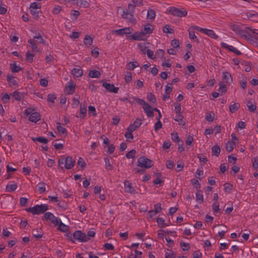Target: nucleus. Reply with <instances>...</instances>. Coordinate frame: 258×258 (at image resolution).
<instances>
[{
	"instance_id": "f257e3e1",
	"label": "nucleus",
	"mask_w": 258,
	"mask_h": 258,
	"mask_svg": "<svg viewBox=\"0 0 258 258\" xmlns=\"http://www.w3.org/2000/svg\"><path fill=\"white\" fill-rule=\"evenodd\" d=\"M134 100L136 102L142 105L143 108L148 117H150L154 116V109L144 100L137 98H135Z\"/></svg>"
},
{
	"instance_id": "f03ea898",
	"label": "nucleus",
	"mask_w": 258,
	"mask_h": 258,
	"mask_svg": "<svg viewBox=\"0 0 258 258\" xmlns=\"http://www.w3.org/2000/svg\"><path fill=\"white\" fill-rule=\"evenodd\" d=\"M75 160L71 157H67L66 158H61L58 160V166L61 168H63L62 165H64V167L67 169L72 168L75 165Z\"/></svg>"
},
{
	"instance_id": "7ed1b4c3",
	"label": "nucleus",
	"mask_w": 258,
	"mask_h": 258,
	"mask_svg": "<svg viewBox=\"0 0 258 258\" xmlns=\"http://www.w3.org/2000/svg\"><path fill=\"white\" fill-rule=\"evenodd\" d=\"M24 114L26 115H30L29 120L31 122L36 123L40 119L39 113L34 111V109L32 108L26 109L24 111Z\"/></svg>"
},
{
	"instance_id": "20e7f679",
	"label": "nucleus",
	"mask_w": 258,
	"mask_h": 258,
	"mask_svg": "<svg viewBox=\"0 0 258 258\" xmlns=\"http://www.w3.org/2000/svg\"><path fill=\"white\" fill-rule=\"evenodd\" d=\"M169 12L173 16L184 17L187 15V11L184 8L178 9L174 7H170L168 9Z\"/></svg>"
},
{
	"instance_id": "39448f33",
	"label": "nucleus",
	"mask_w": 258,
	"mask_h": 258,
	"mask_svg": "<svg viewBox=\"0 0 258 258\" xmlns=\"http://www.w3.org/2000/svg\"><path fill=\"white\" fill-rule=\"evenodd\" d=\"M48 209V206L46 204L36 205L29 209L28 211L34 215H39L44 213Z\"/></svg>"
},
{
	"instance_id": "423d86ee",
	"label": "nucleus",
	"mask_w": 258,
	"mask_h": 258,
	"mask_svg": "<svg viewBox=\"0 0 258 258\" xmlns=\"http://www.w3.org/2000/svg\"><path fill=\"white\" fill-rule=\"evenodd\" d=\"M138 166L144 169H148L152 167L153 165V162L150 159L141 157L138 160Z\"/></svg>"
},
{
	"instance_id": "0eeeda50",
	"label": "nucleus",
	"mask_w": 258,
	"mask_h": 258,
	"mask_svg": "<svg viewBox=\"0 0 258 258\" xmlns=\"http://www.w3.org/2000/svg\"><path fill=\"white\" fill-rule=\"evenodd\" d=\"M194 30H197L202 33H204L212 38L217 39L218 35L215 33L213 30L208 29L206 28H202L197 26H194L193 27Z\"/></svg>"
},
{
	"instance_id": "6e6552de",
	"label": "nucleus",
	"mask_w": 258,
	"mask_h": 258,
	"mask_svg": "<svg viewBox=\"0 0 258 258\" xmlns=\"http://www.w3.org/2000/svg\"><path fill=\"white\" fill-rule=\"evenodd\" d=\"M133 13L129 11L128 9L124 10L123 13L121 14L122 18L126 20L128 23L132 24H135L137 22L136 19L133 15Z\"/></svg>"
},
{
	"instance_id": "1a4fd4ad",
	"label": "nucleus",
	"mask_w": 258,
	"mask_h": 258,
	"mask_svg": "<svg viewBox=\"0 0 258 258\" xmlns=\"http://www.w3.org/2000/svg\"><path fill=\"white\" fill-rule=\"evenodd\" d=\"M73 237L75 239L80 242H86L90 239L84 233H83L80 230L76 231L73 234Z\"/></svg>"
},
{
	"instance_id": "9d476101",
	"label": "nucleus",
	"mask_w": 258,
	"mask_h": 258,
	"mask_svg": "<svg viewBox=\"0 0 258 258\" xmlns=\"http://www.w3.org/2000/svg\"><path fill=\"white\" fill-rule=\"evenodd\" d=\"M133 31V29L131 27H125L118 30H113L111 33L123 36L124 34H131Z\"/></svg>"
},
{
	"instance_id": "9b49d317",
	"label": "nucleus",
	"mask_w": 258,
	"mask_h": 258,
	"mask_svg": "<svg viewBox=\"0 0 258 258\" xmlns=\"http://www.w3.org/2000/svg\"><path fill=\"white\" fill-rule=\"evenodd\" d=\"M76 84L72 81L68 82L64 89V92L68 95L73 94L75 91Z\"/></svg>"
},
{
	"instance_id": "f8f14e48",
	"label": "nucleus",
	"mask_w": 258,
	"mask_h": 258,
	"mask_svg": "<svg viewBox=\"0 0 258 258\" xmlns=\"http://www.w3.org/2000/svg\"><path fill=\"white\" fill-rule=\"evenodd\" d=\"M220 44L222 48L227 49L237 55H239L241 54L240 50L232 45H228L227 43L223 42H222Z\"/></svg>"
},
{
	"instance_id": "ddd939ff",
	"label": "nucleus",
	"mask_w": 258,
	"mask_h": 258,
	"mask_svg": "<svg viewBox=\"0 0 258 258\" xmlns=\"http://www.w3.org/2000/svg\"><path fill=\"white\" fill-rule=\"evenodd\" d=\"M123 183L125 192L131 194H136V190L132 183L128 180H125Z\"/></svg>"
},
{
	"instance_id": "4468645a",
	"label": "nucleus",
	"mask_w": 258,
	"mask_h": 258,
	"mask_svg": "<svg viewBox=\"0 0 258 258\" xmlns=\"http://www.w3.org/2000/svg\"><path fill=\"white\" fill-rule=\"evenodd\" d=\"M142 124V120L139 118L136 119L133 123L131 124L126 130H130V131H133L137 130Z\"/></svg>"
},
{
	"instance_id": "2eb2a0df",
	"label": "nucleus",
	"mask_w": 258,
	"mask_h": 258,
	"mask_svg": "<svg viewBox=\"0 0 258 258\" xmlns=\"http://www.w3.org/2000/svg\"><path fill=\"white\" fill-rule=\"evenodd\" d=\"M44 218L46 220H49L52 223L54 224L58 223V221L60 219L58 217H56L50 212H46L44 215Z\"/></svg>"
},
{
	"instance_id": "dca6fc26",
	"label": "nucleus",
	"mask_w": 258,
	"mask_h": 258,
	"mask_svg": "<svg viewBox=\"0 0 258 258\" xmlns=\"http://www.w3.org/2000/svg\"><path fill=\"white\" fill-rule=\"evenodd\" d=\"M145 37V35L142 32H136L134 33L133 35H130L128 36V38L130 40H144Z\"/></svg>"
},
{
	"instance_id": "f3484780",
	"label": "nucleus",
	"mask_w": 258,
	"mask_h": 258,
	"mask_svg": "<svg viewBox=\"0 0 258 258\" xmlns=\"http://www.w3.org/2000/svg\"><path fill=\"white\" fill-rule=\"evenodd\" d=\"M102 86L104 87L108 91L114 93H116L119 89L118 87H115L113 84L106 82L103 83Z\"/></svg>"
},
{
	"instance_id": "a211bd4d",
	"label": "nucleus",
	"mask_w": 258,
	"mask_h": 258,
	"mask_svg": "<svg viewBox=\"0 0 258 258\" xmlns=\"http://www.w3.org/2000/svg\"><path fill=\"white\" fill-rule=\"evenodd\" d=\"M132 2L133 4H129L128 9L129 11L134 12L136 7L140 6L142 5L143 0H132Z\"/></svg>"
},
{
	"instance_id": "6ab92c4d",
	"label": "nucleus",
	"mask_w": 258,
	"mask_h": 258,
	"mask_svg": "<svg viewBox=\"0 0 258 258\" xmlns=\"http://www.w3.org/2000/svg\"><path fill=\"white\" fill-rule=\"evenodd\" d=\"M154 28V27L153 25L147 24L144 26V27L142 29V31L145 36L147 34H151L153 32Z\"/></svg>"
},
{
	"instance_id": "aec40b11",
	"label": "nucleus",
	"mask_w": 258,
	"mask_h": 258,
	"mask_svg": "<svg viewBox=\"0 0 258 258\" xmlns=\"http://www.w3.org/2000/svg\"><path fill=\"white\" fill-rule=\"evenodd\" d=\"M222 80L224 83H225L226 84L231 83L232 81V79L231 74L227 72H223Z\"/></svg>"
},
{
	"instance_id": "412c9836",
	"label": "nucleus",
	"mask_w": 258,
	"mask_h": 258,
	"mask_svg": "<svg viewBox=\"0 0 258 258\" xmlns=\"http://www.w3.org/2000/svg\"><path fill=\"white\" fill-rule=\"evenodd\" d=\"M17 188V184L14 181L10 182L6 187L7 191L11 192L15 191Z\"/></svg>"
},
{
	"instance_id": "4be33fe9",
	"label": "nucleus",
	"mask_w": 258,
	"mask_h": 258,
	"mask_svg": "<svg viewBox=\"0 0 258 258\" xmlns=\"http://www.w3.org/2000/svg\"><path fill=\"white\" fill-rule=\"evenodd\" d=\"M150 43H140L138 44V46L140 49V51L142 52V53L144 54H146L147 52V48L149 47Z\"/></svg>"
},
{
	"instance_id": "5701e85b",
	"label": "nucleus",
	"mask_w": 258,
	"mask_h": 258,
	"mask_svg": "<svg viewBox=\"0 0 258 258\" xmlns=\"http://www.w3.org/2000/svg\"><path fill=\"white\" fill-rule=\"evenodd\" d=\"M236 142L235 141H228L226 143L225 148L228 152H231L235 146Z\"/></svg>"
},
{
	"instance_id": "b1692460",
	"label": "nucleus",
	"mask_w": 258,
	"mask_h": 258,
	"mask_svg": "<svg viewBox=\"0 0 258 258\" xmlns=\"http://www.w3.org/2000/svg\"><path fill=\"white\" fill-rule=\"evenodd\" d=\"M36 188L39 194H43L46 191V183L43 182H39L37 184Z\"/></svg>"
},
{
	"instance_id": "393cba45",
	"label": "nucleus",
	"mask_w": 258,
	"mask_h": 258,
	"mask_svg": "<svg viewBox=\"0 0 258 258\" xmlns=\"http://www.w3.org/2000/svg\"><path fill=\"white\" fill-rule=\"evenodd\" d=\"M71 74L76 77H80L83 76V72L81 69L74 68L71 71Z\"/></svg>"
},
{
	"instance_id": "a878e982",
	"label": "nucleus",
	"mask_w": 258,
	"mask_h": 258,
	"mask_svg": "<svg viewBox=\"0 0 258 258\" xmlns=\"http://www.w3.org/2000/svg\"><path fill=\"white\" fill-rule=\"evenodd\" d=\"M55 226H58V229L62 232H66L68 230V226L63 224L60 219L58 221V223L56 224Z\"/></svg>"
},
{
	"instance_id": "bb28decb",
	"label": "nucleus",
	"mask_w": 258,
	"mask_h": 258,
	"mask_svg": "<svg viewBox=\"0 0 258 258\" xmlns=\"http://www.w3.org/2000/svg\"><path fill=\"white\" fill-rule=\"evenodd\" d=\"M93 40V38L90 35H87L85 37L84 43L86 46L89 47L92 44Z\"/></svg>"
},
{
	"instance_id": "cd10ccee",
	"label": "nucleus",
	"mask_w": 258,
	"mask_h": 258,
	"mask_svg": "<svg viewBox=\"0 0 258 258\" xmlns=\"http://www.w3.org/2000/svg\"><path fill=\"white\" fill-rule=\"evenodd\" d=\"M133 131H130V130H126V132L124 134V137L126 138V141L128 142H131L134 139V136L133 135Z\"/></svg>"
},
{
	"instance_id": "c85d7f7f",
	"label": "nucleus",
	"mask_w": 258,
	"mask_h": 258,
	"mask_svg": "<svg viewBox=\"0 0 258 258\" xmlns=\"http://www.w3.org/2000/svg\"><path fill=\"white\" fill-rule=\"evenodd\" d=\"M196 201L197 202L201 204L203 202V195L202 191L201 190H198L196 193Z\"/></svg>"
},
{
	"instance_id": "c756f323",
	"label": "nucleus",
	"mask_w": 258,
	"mask_h": 258,
	"mask_svg": "<svg viewBox=\"0 0 258 258\" xmlns=\"http://www.w3.org/2000/svg\"><path fill=\"white\" fill-rule=\"evenodd\" d=\"M100 75V73L95 70L90 71L88 74L89 76L92 78H98Z\"/></svg>"
},
{
	"instance_id": "7c9ffc66",
	"label": "nucleus",
	"mask_w": 258,
	"mask_h": 258,
	"mask_svg": "<svg viewBox=\"0 0 258 258\" xmlns=\"http://www.w3.org/2000/svg\"><path fill=\"white\" fill-rule=\"evenodd\" d=\"M87 104H81L80 105V113L82 114V116L81 117H85L87 113Z\"/></svg>"
},
{
	"instance_id": "2f4dec72",
	"label": "nucleus",
	"mask_w": 258,
	"mask_h": 258,
	"mask_svg": "<svg viewBox=\"0 0 258 258\" xmlns=\"http://www.w3.org/2000/svg\"><path fill=\"white\" fill-rule=\"evenodd\" d=\"M77 5L79 7L88 8L89 7V3L86 0H77Z\"/></svg>"
},
{
	"instance_id": "473e14b6",
	"label": "nucleus",
	"mask_w": 258,
	"mask_h": 258,
	"mask_svg": "<svg viewBox=\"0 0 258 258\" xmlns=\"http://www.w3.org/2000/svg\"><path fill=\"white\" fill-rule=\"evenodd\" d=\"M10 68L13 73H18L22 70V68L17 66L15 63L10 64Z\"/></svg>"
},
{
	"instance_id": "72a5a7b5",
	"label": "nucleus",
	"mask_w": 258,
	"mask_h": 258,
	"mask_svg": "<svg viewBox=\"0 0 258 258\" xmlns=\"http://www.w3.org/2000/svg\"><path fill=\"white\" fill-rule=\"evenodd\" d=\"M157 223L158 225L161 227L163 228L169 226V224L165 223V220L163 218L159 217L157 219Z\"/></svg>"
},
{
	"instance_id": "f704fd0d",
	"label": "nucleus",
	"mask_w": 258,
	"mask_h": 258,
	"mask_svg": "<svg viewBox=\"0 0 258 258\" xmlns=\"http://www.w3.org/2000/svg\"><path fill=\"white\" fill-rule=\"evenodd\" d=\"M233 187V185L230 183H226L224 184V191L227 194H230L231 192Z\"/></svg>"
},
{
	"instance_id": "c9c22d12",
	"label": "nucleus",
	"mask_w": 258,
	"mask_h": 258,
	"mask_svg": "<svg viewBox=\"0 0 258 258\" xmlns=\"http://www.w3.org/2000/svg\"><path fill=\"white\" fill-rule=\"evenodd\" d=\"M174 120L177 121L179 125H184L185 124V122L183 120V116L181 114H176Z\"/></svg>"
},
{
	"instance_id": "e433bc0d",
	"label": "nucleus",
	"mask_w": 258,
	"mask_h": 258,
	"mask_svg": "<svg viewBox=\"0 0 258 258\" xmlns=\"http://www.w3.org/2000/svg\"><path fill=\"white\" fill-rule=\"evenodd\" d=\"M7 80L12 85H16L17 84V82L12 75L8 74L7 76Z\"/></svg>"
},
{
	"instance_id": "4c0bfd02",
	"label": "nucleus",
	"mask_w": 258,
	"mask_h": 258,
	"mask_svg": "<svg viewBox=\"0 0 258 258\" xmlns=\"http://www.w3.org/2000/svg\"><path fill=\"white\" fill-rule=\"evenodd\" d=\"M28 42L31 45L33 51L36 52H38L39 51V49L38 48L34 40L29 39Z\"/></svg>"
},
{
	"instance_id": "58836bf2",
	"label": "nucleus",
	"mask_w": 258,
	"mask_h": 258,
	"mask_svg": "<svg viewBox=\"0 0 258 258\" xmlns=\"http://www.w3.org/2000/svg\"><path fill=\"white\" fill-rule=\"evenodd\" d=\"M219 91L220 92L221 94H224L226 93L227 92V87L225 85L223 84V83L221 82L219 83Z\"/></svg>"
},
{
	"instance_id": "ea45409f",
	"label": "nucleus",
	"mask_w": 258,
	"mask_h": 258,
	"mask_svg": "<svg viewBox=\"0 0 258 258\" xmlns=\"http://www.w3.org/2000/svg\"><path fill=\"white\" fill-rule=\"evenodd\" d=\"M156 16V13L154 10L151 9L148 10L147 13V18L151 20H154Z\"/></svg>"
},
{
	"instance_id": "a19ab883",
	"label": "nucleus",
	"mask_w": 258,
	"mask_h": 258,
	"mask_svg": "<svg viewBox=\"0 0 258 258\" xmlns=\"http://www.w3.org/2000/svg\"><path fill=\"white\" fill-rule=\"evenodd\" d=\"M35 54L31 53L30 51H28L26 54V60L27 62H32Z\"/></svg>"
},
{
	"instance_id": "79ce46f5",
	"label": "nucleus",
	"mask_w": 258,
	"mask_h": 258,
	"mask_svg": "<svg viewBox=\"0 0 258 258\" xmlns=\"http://www.w3.org/2000/svg\"><path fill=\"white\" fill-rule=\"evenodd\" d=\"M220 148L217 145L213 146L212 148V152L213 154L216 156H218L220 154Z\"/></svg>"
},
{
	"instance_id": "37998d69",
	"label": "nucleus",
	"mask_w": 258,
	"mask_h": 258,
	"mask_svg": "<svg viewBox=\"0 0 258 258\" xmlns=\"http://www.w3.org/2000/svg\"><path fill=\"white\" fill-rule=\"evenodd\" d=\"M247 107L248 108V110L251 112H253L256 109V105L255 104H253L251 101H249L247 103Z\"/></svg>"
},
{
	"instance_id": "c03bdc74",
	"label": "nucleus",
	"mask_w": 258,
	"mask_h": 258,
	"mask_svg": "<svg viewBox=\"0 0 258 258\" xmlns=\"http://www.w3.org/2000/svg\"><path fill=\"white\" fill-rule=\"evenodd\" d=\"M240 105L238 103H234L233 104H232L231 105H230L229 106V110L232 113H234L235 112L236 110H238V109L239 108Z\"/></svg>"
},
{
	"instance_id": "a18cd8bd",
	"label": "nucleus",
	"mask_w": 258,
	"mask_h": 258,
	"mask_svg": "<svg viewBox=\"0 0 258 258\" xmlns=\"http://www.w3.org/2000/svg\"><path fill=\"white\" fill-rule=\"evenodd\" d=\"M98 49H99L97 47L93 46L91 48V54L93 56L95 57V58L98 57V56L99 54Z\"/></svg>"
},
{
	"instance_id": "49530a36",
	"label": "nucleus",
	"mask_w": 258,
	"mask_h": 258,
	"mask_svg": "<svg viewBox=\"0 0 258 258\" xmlns=\"http://www.w3.org/2000/svg\"><path fill=\"white\" fill-rule=\"evenodd\" d=\"M57 130L58 132L61 134H67V130L63 126H61L60 123H57Z\"/></svg>"
},
{
	"instance_id": "de8ad7c7",
	"label": "nucleus",
	"mask_w": 258,
	"mask_h": 258,
	"mask_svg": "<svg viewBox=\"0 0 258 258\" xmlns=\"http://www.w3.org/2000/svg\"><path fill=\"white\" fill-rule=\"evenodd\" d=\"M189 37L190 39L196 41H198V39L195 34L194 31L188 30Z\"/></svg>"
},
{
	"instance_id": "09e8293b",
	"label": "nucleus",
	"mask_w": 258,
	"mask_h": 258,
	"mask_svg": "<svg viewBox=\"0 0 258 258\" xmlns=\"http://www.w3.org/2000/svg\"><path fill=\"white\" fill-rule=\"evenodd\" d=\"M89 113L93 116H96L97 115L96 108L93 106H89L88 107Z\"/></svg>"
},
{
	"instance_id": "8fccbe9b",
	"label": "nucleus",
	"mask_w": 258,
	"mask_h": 258,
	"mask_svg": "<svg viewBox=\"0 0 258 258\" xmlns=\"http://www.w3.org/2000/svg\"><path fill=\"white\" fill-rule=\"evenodd\" d=\"M41 8V4L39 3L34 2L31 4L30 9L38 10Z\"/></svg>"
},
{
	"instance_id": "3c124183",
	"label": "nucleus",
	"mask_w": 258,
	"mask_h": 258,
	"mask_svg": "<svg viewBox=\"0 0 258 258\" xmlns=\"http://www.w3.org/2000/svg\"><path fill=\"white\" fill-rule=\"evenodd\" d=\"M10 99V96L7 93L3 94L2 97V100L4 103H7L9 102Z\"/></svg>"
},
{
	"instance_id": "603ef678",
	"label": "nucleus",
	"mask_w": 258,
	"mask_h": 258,
	"mask_svg": "<svg viewBox=\"0 0 258 258\" xmlns=\"http://www.w3.org/2000/svg\"><path fill=\"white\" fill-rule=\"evenodd\" d=\"M136 151L135 150H132L126 154V157L128 159H132L135 157Z\"/></svg>"
},
{
	"instance_id": "864d4df0",
	"label": "nucleus",
	"mask_w": 258,
	"mask_h": 258,
	"mask_svg": "<svg viewBox=\"0 0 258 258\" xmlns=\"http://www.w3.org/2000/svg\"><path fill=\"white\" fill-rule=\"evenodd\" d=\"M212 210L215 213L219 212V204L218 202H214L212 205Z\"/></svg>"
},
{
	"instance_id": "5fc2aeb1",
	"label": "nucleus",
	"mask_w": 258,
	"mask_h": 258,
	"mask_svg": "<svg viewBox=\"0 0 258 258\" xmlns=\"http://www.w3.org/2000/svg\"><path fill=\"white\" fill-rule=\"evenodd\" d=\"M61 7L56 5L52 10V13L53 15H57L61 11Z\"/></svg>"
},
{
	"instance_id": "6e6d98bb",
	"label": "nucleus",
	"mask_w": 258,
	"mask_h": 258,
	"mask_svg": "<svg viewBox=\"0 0 258 258\" xmlns=\"http://www.w3.org/2000/svg\"><path fill=\"white\" fill-rule=\"evenodd\" d=\"M163 31L164 33H172L173 30L172 28H171L168 25H165L163 28Z\"/></svg>"
},
{
	"instance_id": "4d7b16f0",
	"label": "nucleus",
	"mask_w": 258,
	"mask_h": 258,
	"mask_svg": "<svg viewBox=\"0 0 258 258\" xmlns=\"http://www.w3.org/2000/svg\"><path fill=\"white\" fill-rule=\"evenodd\" d=\"M252 161L253 169L256 170L258 168V156L253 158Z\"/></svg>"
},
{
	"instance_id": "13d9d810",
	"label": "nucleus",
	"mask_w": 258,
	"mask_h": 258,
	"mask_svg": "<svg viewBox=\"0 0 258 258\" xmlns=\"http://www.w3.org/2000/svg\"><path fill=\"white\" fill-rule=\"evenodd\" d=\"M128 68L131 70H134L136 68L138 67L139 65L138 62L133 61L130 62L128 64Z\"/></svg>"
},
{
	"instance_id": "bf43d9fd",
	"label": "nucleus",
	"mask_w": 258,
	"mask_h": 258,
	"mask_svg": "<svg viewBox=\"0 0 258 258\" xmlns=\"http://www.w3.org/2000/svg\"><path fill=\"white\" fill-rule=\"evenodd\" d=\"M147 99L151 103H155L156 101V98L155 96L151 93H148L147 94Z\"/></svg>"
},
{
	"instance_id": "052dcab7",
	"label": "nucleus",
	"mask_w": 258,
	"mask_h": 258,
	"mask_svg": "<svg viewBox=\"0 0 258 258\" xmlns=\"http://www.w3.org/2000/svg\"><path fill=\"white\" fill-rule=\"evenodd\" d=\"M171 139L173 141L175 142H179L180 141V139L179 138L178 135L177 133H171Z\"/></svg>"
},
{
	"instance_id": "680f3d73",
	"label": "nucleus",
	"mask_w": 258,
	"mask_h": 258,
	"mask_svg": "<svg viewBox=\"0 0 258 258\" xmlns=\"http://www.w3.org/2000/svg\"><path fill=\"white\" fill-rule=\"evenodd\" d=\"M104 162L105 164V168L107 170H111L112 169V165L110 163V160L107 158H104Z\"/></svg>"
},
{
	"instance_id": "e2e57ef3",
	"label": "nucleus",
	"mask_w": 258,
	"mask_h": 258,
	"mask_svg": "<svg viewBox=\"0 0 258 258\" xmlns=\"http://www.w3.org/2000/svg\"><path fill=\"white\" fill-rule=\"evenodd\" d=\"M180 245L183 250H188L190 248V244L188 243L181 242Z\"/></svg>"
},
{
	"instance_id": "0e129e2a",
	"label": "nucleus",
	"mask_w": 258,
	"mask_h": 258,
	"mask_svg": "<svg viewBox=\"0 0 258 258\" xmlns=\"http://www.w3.org/2000/svg\"><path fill=\"white\" fill-rule=\"evenodd\" d=\"M34 140L44 144H46L48 142L46 138L41 137L36 138Z\"/></svg>"
},
{
	"instance_id": "69168bd1",
	"label": "nucleus",
	"mask_w": 258,
	"mask_h": 258,
	"mask_svg": "<svg viewBox=\"0 0 258 258\" xmlns=\"http://www.w3.org/2000/svg\"><path fill=\"white\" fill-rule=\"evenodd\" d=\"M125 81L126 83L131 82L132 80V75L131 73L127 72L124 77Z\"/></svg>"
},
{
	"instance_id": "338daca9",
	"label": "nucleus",
	"mask_w": 258,
	"mask_h": 258,
	"mask_svg": "<svg viewBox=\"0 0 258 258\" xmlns=\"http://www.w3.org/2000/svg\"><path fill=\"white\" fill-rule=\"evenodd\" d=\"M165 258H175L176 255L173 251H170L165 253Z\"/></svg>"
},
{
	"instance_id": "774afa93",
	"label": "nucleus",
	"mask_w": 258,
	"mask_h": 258,
	"mask_svg": "<svg viewBox=\"0 0 258 258\" xmlns=\"http://www.w3.org/2000/svg\"><path fill=\"white\" fill-rule=\"evenodd\" d=\"M12 96L15 98L16 100H21V95L19 92L15 91H14L12 94Z\"/></svg>"
}]
</instances>
